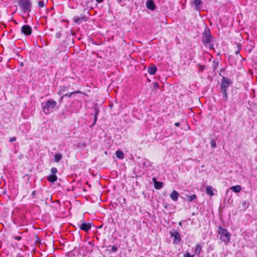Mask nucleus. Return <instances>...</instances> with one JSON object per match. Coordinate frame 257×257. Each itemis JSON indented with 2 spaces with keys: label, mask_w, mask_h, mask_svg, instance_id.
Here are the masks:
<instances>
[{
  "label": "nucleus",
  "mask_w": 257,
  "mask_h": 257,
  "mask_svg": "<svg viewBox=\"0 0 257 257\" xmlns=\"http://www.w3.org/2000/svg\"><path fill=\"white\" fill-rule=\"evenodd\" d=\"M194 249L195 254L200 255V252H201L202 250L201 245L200 244H197L194 247Z\"/></svg>",
  "instance_id": "nucleus-12"
},
{
  "label": "nucleus",
  "mask_w": 257,
  "mask_h": 257,
  "mask_svg": "<svg viewBox=\"0 0 257 257\" xmlns=\"http://www.w3.org/2000/svg\"><path fill=\"white\" fill-rule=\"evenodd\" d=\"M74 21L76 23H81L83 21H86L85 17H75L73 19Z\"/></svg>",
  "instance_id": "nucleus-13"
},
{
  "label": "nucleus",
  "mask_w": 257,
  "mask_h": 257,
  "mask_svg": "<svg viewBox=\"0 0 257 257\" xmlns=\"http://www.w3.org/2000/svg\"><path fill=\"white\" fill-rule=\"evenodd\" d=\"M57 104L55 100L50 99L45 102L42 103V108L43 112L46 114H49L54 111Z\"/></svg>",
  "instance_id": "nucleus-1"
},
{
  "label": "nucleus",
  "mask_w": 257,
  "mask_h": 257,
  "mask_svg": "<svg viewBox=\"0 0 257 257\" xmlns=\"http://www.w3.org/2000/svg\"><path fill=\"white\" fill-rule=\"evenodd\" d=\"M117 248L116 246H113L111 248V250L113 251V252H115L116 251Z\"/></svg>",
  "instance_id": "nucleus-28"
},
{
  "label": "nucleus",
  "mask_w": 257,
  "mask_h": 257,
  "mask_svg": "<svg viewBox=\"0 0 257 257\" xmlns=\"http://www.w3.org/2000/svg\"><path fill=\"white\" fill-rule=\"evenodd\" d=\"M19 5L24 13H29L31 10L32 4L30 0H19Z\"/></svg>",
  "instance_id": "nucleus-3"
},
{
  "label": "nucleus",
  "mask_w": 257,
  "mask_h": 257,
  "mask_svg": "<svg viewBox=\"0 0 257 257\" xmlns=\"http://www.w3.org/2000/svg\"><path fill=\"white\" fill-rule=\"evenodd\" d=\"M78 226L81 230L88 232L91 228V224L90 223L83 222L82 224L78 225Z\"/></svg>",
  "instance_id": "nucleus-8"
},
{
  "label": "nucleus",
  "mask_w": 257,
  "mask_h": 257,
  "mask_svg": "<svg viewBox=\"0 0 257 257\" xmlns=\"http://www.w3.org/2000/svg\"><path fill=\"white\" fill-rule=\"evenodd\" d=\"M170 196L172 200H173L174 201H176L178 199V197L179 196V194L177 191L174 190L171 193Z\"/></svg>",
  "instance_id": "nucleus-11"
},
{
  "label": "nucleus",
  "mask_w": 257,
  "mask_h": 257,
  "mask_svg": "<svg viewBox=\"0 0 257 257\" xmlns=\"http://www.w3.org/2000/svg\"><path fill=\"white\" fill-rule=\"evenodd\" d=\"M180 125V123L179 122H176L175 123V125L176 126H179Z\"/></svg>",
  "instance_id": "nucleus-35"
},
{
  "label": "nucleus",
  "mask_w": 257,
  "mask_h": 257,
  "mask_svg": "<svg viewBox=\"0 0 257 257\" xmlns=\"http://www.w3.org/2000/svg\"><path fill=\"white\" fill-rule=\"evenodd\" d=\"M63 88H64V87H63V88H61V89H60V92H59L60 94H61V92H62V91H64V89H63Z\"/></svg>",
  "instance_id": "nucleus-34"
},
{
  "label": "nucleus",
  "mask_w": 257,
  "mask_h": 257,
  "mask_svg": "<svg viewBox=\"0 0 257 257\" xmlns=\"http://www.w3.org/2000/svg\"><path fill=\"white\" fill-rule=\"evenodd\" d=\"M94 111L95 112H94V122L93 123V125H94V124L95 123V122L97 120V115L99 113V110L97 108H95Z\"/></svg>",
  "instance_id": "nucleus-22"
},
{
  "label": "nucleus",
  "mask_w": 257,
  "mask_h": 257,
  "mask_svg": "<svg viewBox=\"0 0 257 257\" xmlns=\"http://www.w3.org/2000/svg\"><path fill=\"white\" fill-rule=\"evenodd\" d=\"M157 71V67L156 66H153L149 67L148 69V73L151 75H154Z\"/></svg>",
  "instance_id": "nucleus-15"
},
{
  "label": "nucleus",
  "mask_w": 257,
  "mask_h": 257,
  "mask_svg": "<svg viewBox=\"0 0 257 257\" xmlns=\"http://www.w3.org/2000/svg\"><path fill=\"white\" fill-rule=\"evenodd\" d=\"M153 85L155 88H158L159 87V84L157 82L154 83Z\"/></svg>",
  "instance_id": "nucleus-29"
},
{
  "label": "nucleus",
  "mask_w": 257,
  "mask_h": 257,
  "mask_svg": "<svg viewBox=\"0 0 257 257\" xmlns=\"http://www.w3.org/2000/svg\"><path fill=\"white\" fill-rule=\"evenodd\" d=\"M39 7L41 8L44 7V2L43 1H39L38 2Z\"/></svg>",
  "instance_id": "nucleus-26"
},
{
  "label": "nucleus",
  "mask_w": 257,
  "mask_h": 257,
  "mask_svg": "<svg viewBox=\"0 0 257 257\" xmlns=\"http://www.w3.org/2000/svg\"><path fill=\"white\" fill-rule=\"evenodd\" d=\"M36 192L35 191H33L32 193V196L34 198L35 197Z\"/></svg>",
  "instance_id": "nucleus-33"
},
{
  "label": "nucleus",
  "mask_w": 257,
  "mask_h": 257,
  "mask_svg": "<svg viewBox=\"0 0 257 257\" xmlns=\"http://www.w3.org/2000/svg\"><path fill=\"white\" fill-rule=\"evenodd\" d=\"M97 3H102L103 0H96Z\"/></svg>",
  "instance_id": "nucleus-36"
},
{
  "label": "nucleus",
  "mask_w": 257,
  "mask_h": 257,
  "mask_svg": "<svg viewBox=\"0 0 257 257\" xmlns=\"http://www.w3.org/2000/svg\"><path fill=\"white\" fill-rule=\"evenodd\" d=\"M214 189L211 186H207L206 187V193L211 196L214 195Z\"/></svg>",
  "instance_id": "nucleus-16"
},
{
  "label": "nucleus",
  "mask_w": 257,
  "mask_h": 257,
  "mask_svg": "<svg viewBox=\"0 0 257 257\" xmlns=\"http://www.w3.org/2000/svg\"><path fill=\"white\" fill-rule=\"evenodd\" d=\"M56 36H57V38H59V37H60V34H59V33H57V34H56Z\"/></svg>",
  "instance_id": "nucleus-37"
},
{
  "label": "nucleus",
  "mask_w": 257,
  "mask_h": 257,
  "mask_svg": "<svg viewBox=\"0 0 257 257\" xmlns=\"http://www.w3.org/2000/svg\"><path fill=\"white\" fill-rule=\"evenodd\" d=\"M172 237L174 238L173 243L174 244H179L181 241V237L179 233L177 231H174L170 233Z\"/></svg>",
  "instance_id": "nucleus-7"
},
{
  "label": "nucleus",
  "mask_w": 257,
  "mask_h": 257,
  "mask_svg": "<svg viewBox=\"0 0 257 257\" xmlns=\"http://www.w3.org/2000/svg\"><path fill=\"white\" fill-rule=\"evenodd\" d=\"M16 140V137H12V138H10V142H13L15 141Z\"/></svg>",
  "instance_id": "nucleus-31"
},
{
  "label": "nucleus",
  "mask_w": 257,
  "mask_h": 257,
  "mask_svg": "<svg viewBox=\"0 0 257 257\" xmlns=\"http://www.w3.org/2000/svg\"><path fill=\"white\" fill-rule=\"evenodd\" d=\"M186 197L187 200L189 202H191L193 200H196L197 199V196L195 194H192L191 195H187Z\"/></svg>",
  "instance_id": "nucleus-21"
},
{
  "label": "nucleus",
  "mask_w": 257,
  "mask_h": 257,
  "mask_svg": "<svg viewBox=\"0 0 257 257\" xmlns=\"http://www.w3.org/2000/svg\"><path fill=\"white\" fill-rule=\"evenodd\" d=\"M79 91H75V92H71V93H67V94H64L63 96L61 97V99H62L63 97L64 96H68V97H71V95L73 94V93H79Z\"/></svg>",
  "instance_id": "nucleus-24"
},
{
  "label": "nucleus",
  "mask_w": 257,
  "mask_h": 257,
  "mask_svg": "<svg viewBox=\"0 0 257 257\" xmlns=\"http://www.w3.org/2000/svg\"><path fill=\"white\" fill-rule=\"evenodd\" d=\"M184 257H191V255L188 252H187L186 253L184 254Z\"/></svg>",
  "instance_id": "nucleus-30"
},
{
  "label": "nucleus",
  "mask_w": 257,
  "mask_h": 257,
  "mask_svg": "<svg viewBox=\"0 0 257 257\" xmlns=\"http://www.w3.org/2000/svg\"><path fill=\"white\" fill-rule=\"evenodd\" d=\"M256 169H257V167H256Z\"/></svg>",
  "instance_id": "nucleus-39"
},
{
  "label": "nucleus",
  "mask_w": 257,
  "mask_h": 257,
  "mask_svg": "<svg viewBox=\"0 0 257 257\" xmlns=\"http://www.w3.org/2000/svg\"><path fill=\"white\" fill-rule=\"evenodd\" d=\"M212 41L210 30L208 29H205L202 36V42L206 46L210 47V43Z\"/></svg>",
  "instance_id": "nucleus-4"
},
{
  "label": "nucleus",
  "mask_w": 257,
  "mask_h": 257,
  "mask_svg": "<svg viewBox=\"0 0 257 257\" xmlns=\"http://www.w3.org/2000/svg\"><path fill=\"white\" fill-rule=\"evenodd\" d=\"M146 6L148 9L154 11L156 9V5L154 0H147Z\"/></svg>",
  "instance_id": "nucleus-9"
},
{
  "label": "nucleus",
  "mask_w": 257,
  "mask_h": 257,
  "mask_svg": "<svg viewBox=\"0 0 257 257\" xmlns=\"http://www.w3.org/2000/svg\"><path fill=\"white\" fill-rule=\"evenodd\" d=\"M14 238L18 240H20L22 239V237L20 236H15Z\"/></svg>",
  "instance_id": "nucleus-32"
},
{
  "label": "nucleus",
  "mask_w": 257,
  "mask_h": 257,
  "mask_svg": "<svg viewBox=\"0 0 257 257\" xmlns=\"http://www.w3.org/2000/svg\"><path fill=\"white\" fill-rule=\"evenodd\" d=\"M115 155L117 158L120 159H122L124 158L123 153L120 150H118L115 152Z\"/></svg>",
  "instance_id": "nucleus-19"
},
{
  "label": "nucleus",
  "mask_w": 257,
  "mask_h": 257,
  "mask_svg": "<svg viewBox=\"0 0 257 257\" xmlns=\"http://www.w3.org/2000/svg\"><path fill=\"white\" fill-rule=\"evenodd\" d=\"M230 189L235 193H239L241 190V186L240 185L233 186L230 187Z\"/></svg>",
  "instance_id": "nucleus-14"
},
{
  "label": "nucleus",
  "mask_w": 257,
  "mask_h": 257,
  "mask_svg": "<svg viewBox=\"0 0 257 257\" xmlns=\"http://www.w3.org/2000/svg\"><path fill=\"white\" fill-rule=\"evenodd\" d=\"M152 180L154 183V187L156 189H160L163 187V183L161 182H158L156 178H153Z\"/></svg>",
  "instance_id": "nucleus-10"
},
{
  "label": "nucleus",
  "mask_w": 257,
  "mask_h": 257,
  "mask_svg": "<svg viewBox=\"0 0 257 257\" xmlns=\"http://www.w3.org/2000/svg\"><path fill=\"white\" fill-rule=\"evenodd\" d=\"M57 179V177L56 175H50L48 177V180L51 183L55 182Z\"/></svg>",
  "instance_id": "nucleus-17"
},
{
  "label": "nucleus",
  "mask_w": 257,
  "mask_h": 257,
  "mask_svg": "<svg viewBox=\"0 0 257 257\" xmlns=\"http://www.w3.org/2000/svg\"><path fill=\"white\" fill-rule=\"evenodd\" d=\"M195 253L193 255H191V257H194Z\"/></svg>",
  "instance_id": "nucleus-38"
},
{
  "label": "nucleus",
  "mask_w": 257,
  "mask_h": 257,
  "mask_svg": "<svg viewBox=\"0 0 257 257\" xmlns=\"http://www.w3.org/2000/svg\"><path fill=\"white\" fill-rule=\"evenodd\" d=\"M192 3L195 6V9L196 10H199V6L201 3V0H192Z\"/></svg>",
  "instance_id": "nucleus-18"
},
{
  "label": "nucleus",
  "mask_w": 257,
  "mask_h": 257,
  "mask_svg": "<svg viewBox=\"0 0 257 257\" xmlns=\"http://www.w3.org/2000/svg\"><path fill=\"white\" fill-rule=\"evenodd\" d=\"M62 158V155L60 153H56L54 155V161L58 163L59 162Z\"/></svg>",
  "instance_id": "nucleus-20"
},
{
  "label": "nucleus",
  "mask_w": 257,
  "mask_h": 257,
  "mask_svg": "<svg viewBox=\"0 0 257 257\" xmlns=\"http://www.w3.org/2000/svg\"><path fill=\"white\" fill-rule=\"evenodd\" d=\"M31 27L27 25H25L22 26L21 28V32L25 35H30L32 33Z\"/></svg>",
  "instance_id": "nucleus-6"
},
{
  "label": "nucleus",
  "mask_w": 257,
  "mask_h": 257,
  "mask_svg": "<svg viewBox=\"0 0 257 257\" xmlns=\"http://www.w3.org/2000/svg\"><path fill=\"white\" fill-rule=\"evenodd\" d=\"M220 92L222 93L223 99L226 101L227 100V91L221 90Z\"/></svg>",
  "instance_id": "nucleus-23"
},
{
  "label": "nucleus",
  "mask_w": 257,
  "mask_h": 257,
  "mask_svg": "<svg viewBox=\"0 0 257 257\" xmlns=\"http://www.w3.org/2000/svg\"><path fill=\"white\" fill-rule=\"evenodd\" d=\"M218 233L220 235V239L222 241L225 243H228L230 240V234L229 232L222 227L219 226L218 228Z\"/></svg>",
  "instance_id": "nucleus-2"
},
{
  "label": "nucleus",
  "mask_w": 257,
  "mask_h": 257,
  "mask_svg": "<svg viewBox=\"0 0 257 257\" xmlns=\"http://www.w3.org/2000/svg\"><path fill=\"white\" fill-rule=\"evenodd\" d=\"M231 83V81L229 79L223 77L220 84L221 90L227 91Z\"/></svg>",
  "instance_id": "nucleus-5"
},
{
  "label": "nucleus",
  "mask_w": 257,
  "mask_h": 257,
  "mask_svg": "<svg viewBox=\"0 0 257 257\" xmlns=\"http://www.w3.org/2000/svg\"><path fill=\"white\" fill-rule=\"evenodd\" d=\"M51 172L52 173L51 175H56L57 172V169L55 167H53L51 169Z\"/></svg>",
  "instance_id": "nucleus-25"
},
{
  "label": "nucleus",
  "mask_w": 257,
  "mask_h": 257,
  "mask_svg": "<svg viewBox=\"0 0 257 257\" xmlns=\"http://www.w3.org/2000/svg\"><path fill=\"white\" fill-rule=\"evenodd\" d=\"M210 144H211V147H212L213 148H215L216 147V143H215L214 141H212L211 142V143H210Z\"/></svg>",
  "instance_id": "nucleus-27"
}]
</instances>
